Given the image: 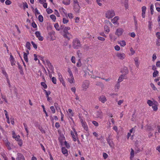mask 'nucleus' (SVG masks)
Wrapping results in <instances>:
<instances>
[{
	"mask_svg": "<svg viewBox=\"0 0 160 160\" xmlns=\"http://www.w3.org/2000/svg\"><path fill=\"white\" fill-rule=\"evenodd\" d=\"M81 44L80 40L77 38L73 40L72 42V47L74 49H78L81 47Z\"/></svg>",
	"mask_w": 160,
	"mask_h": 160,
	"instance_id": "obj_1",
	"label": "nucleus"
},
{
	"mask_svg": "<svg viewBox=\"0 0 160 160\" xmlns=\"http://www.w3.org/2000/svg\"><path fill=\"white\" fill-rule=\"evenodd\" d=\"M115 15L114 12L112 10L108 11L106 14V17L108 18H112Z\"/></svg>",
	"mask_w": 160,
	"mask_h": 160,
	"instance_id": "obj_2",
	"label": "nucleus"
},
{
	"mask_svg": "<svg viewBox=\"0 0 160 160\" xmlns=\"http://www.w3.org/2000/svg\"><path fill=\"white\" fill-rule=\"evenodd\" d=\"M58 132L60 136V137H59L58 139L59 140V141L60 143V145L62 146L63 145V141L65 139V137L64 136L63 134L61 133V132L58 131Z\"/></svg>",
	"mask_w": 160,
	"mask_h": 160,
	"instance_id": "obj_3",
	"label": "nucleus"
},
{
	"mask_svg": "<svg viewBox=\"0 0 160 160\" xmlns=\"http://www.w3.org/2000/svg\"><path fill=\"white\" fill-rule=\"evenodd\" d=\"M94 116L96 118H101L102 117V112L101 110L97 111L95 113Z\"/></svg>",
	"mask_w": 160,
	"mask_h": 160,
	"instance_id": "obj_4",
	"label": "nucleus"
},
{
	"mask_svg": "<svg viewBox=\"0 0 160 160\" xmlns=\"http://www.w3.org/2000/svg\"><path fill=\"white\" fill-rule=\"evenodd\" d=\"M106 140L107 141L110 147L112 148L114 146L113 142L111 139L110 138V135L107 138Z\"/></svg>",
	"mask_w": 160,
	"mask_h": 160,
	"instance_id": "obj_5",
	"label": "nucleus"
},
{
	"mask_svg": "<svg viewBox=\"0 0 160 160\" xmlns=\"http://www.w3.org/2000/svg\"><path fill=\"white\" fill-rule=\"evenodd\" d=\"M123 30L122 28H119L117 29L115 34L116 35H117L118 37L122 35L123 32Z\"/></svg>",
	"mask_w": 160,
	"mask_h": 160,
	"instance_id": "obj_6",
	"label": "nucleus"
},
{
	"mask_svg": "<svg viewBox=\"0 0 160 160\" xmlns=\"http://www.w3.org/2000/svg\"><path fill=\"white\" fill-rule=\"evenodd\" d=\"M89 84V82L88 80H86L83 82L82 87L84 89H87L88 88Z\"/></svg>",
	"mask_w": 160,
	"mask_h": 160,
	"instance_id": "obj_7",
	"label": "nucleus"
},
{
	"mask_svg": "<svg viewBox=\"0 0 160 160\" xmlns=\"http://www.w3.org/2000/svg\"><path fill=\"white\" fill-rule=\"evenodd\" d=\"M121 72L122 73V75H124L125 76L128 74L129 71L128 68L125 67L121 71Z\"/></svg>",
	"mask_w": 160,
	"mask_h": 160,
	"instance_id": "obj_8",
	"label": "nucleus"
},
{
	"mask_svg": "<svg viewBox=\"0 0 160 160\" xmlns=\"http://www.w3.org/2000/svg\"><path fill=\"white\" fill-rule=\"evenodd\" d=\"M74 9L75 12L77 13H78L80 12V6L79 4L74 5Z\"/></svg>",
	"mask_w": 160,
	"mask_h": 160,
	"instance_id": "obj_9",
	"label": "nucleus"
},
{
	"mask_svg": "<svg viewBox=\"0 0 160 160\" xmlns=\"http://www.w3.org/2000/svg\"><path fill=\"white\" fill-rule=\"evenodd\" d=\"M17 155L18 157L16 158L17 160H25L24 157L22 153H18Z\"/></svg>",
	"mask_w": 160,
	"mask_h": 160,
	"instance_id": "obj_10",
	"label": "nucleus"
},
{
	"mask_svg": "<svg viewBox=\"0 0 160 160\" xmlns=\"http://www.w3.org/2000/svg\"><path fill=\"white\" fill-rule=\"evenodd\" d=\"M58 78H59V79L60 82L62 83L63 85L65 87V84L64 83L63 79L62 78V76L61 75V74L60 73H58Z\"/></svg>",
	"mask_w": 160,
	"mask_h": 160,
	"instance_id": "obj_11",
	"label": "nucleus"
},
{
	"mask_svg": "<svg viewBox=\"0 0 160 160\" xmlns=\"http://www.w3.org/2000/svg\"><path fill=\"white\" fill-rule=\"evenodd\" d=\"M6 145L8 150H11L12 149L13 145L12 144L10 143L8 141L6 143Z\"/></svg>",
	"mask_w": 160,
	"mask_h": 160,
	"instance_id": "obj_12",
	"label": "nucleus"
},
{
	"mask_svg": "<svg viewBox=\"0 0 160 160\" xmlns=\"http://www.w3.org/2000/svg\"><path fill=\"white\" fill-rule=\"evenodd\" d=\"M99 100L102 103H104L107 101V99L104 96L102 95L99 97Z\"/></svg>",
	"mask_w": 160,
	"mask_h": 160,
	"instance_id": "obj_13",
	"label": "nucleus"
},
{
	"mask_svg": "<svg viewBox=\"0 0 160 160\" xmlns=\"http://www.w3.org/2000/svg\"><path fill=\"white\" fill-rule=\"evenodd\" d=\"M117 56L121 60L123 59L125 57V54L124 53H118Z\"/></svg>",
	"mask_w": 160,
	"mask_h": 160,
	"instance_id": "obj_14",
	"label": "nucleus"
},
{
	"mask_svg": "<svg viewBox=\"0 0 160 160\" xmlns=\"http://www.w3.org/2000/svg\"><path fill=\"white\" fill-rule=\"evenodd\" d=\"M55 33V32L52 30L51 32H50L48 33L49 37L50 38L51 40H53L54 39L53 38V36H54Z\"/></svg>",
	"mask_w": 160,
	"mask_h": 160,
	"instance_id": "obj_15",
	"label": "nucleus"
},
{
	"mask_svg": "<svg viewBox=\"0 0 160 160\" xmlns=\"http://www.w3.org/2000/svg\"><path fill=\"white\" fill-rule=\"evenodd\" d=\"M62 151L63 154H67L66 156H67L68 154V150L65 147L62 148Z\"/></svg>",
	"mask_w": 160,
	"mask_h": 160,
	"instance_id": "obj_16",
	"label": "nucleus"
},
{
	"mask_svg": "<svg viewBox=\"0 0 160 160\" xmlns=\"http://www.w3.org/2000/svg\"><path fill=\"white\" fill-rule=\"evenodd\" d=\"M119 17L118 16L115 17L112 20V22L113 24L116 23L117 21L119 19Z\"/></svg>",
	"mask_w": 160,
	"mask_h": 160,
	"instance_id": "obj_17",
	"label": "nucleus"
},
{
	"mask_svg": "<svg viewBox=\"0 0 160 160\" xmlns=\"http://www.w3.org/2000/svg\"><path fill=\"white\" fill-rule=\"evenodd\" d=\"M18 68L20 70L19 71L20 74L21 75H23L24 74V73L22 67L18 63Z\"/></svg>",
	"mask_w": 160,
	"mask_h": 160,
	"instance_id": "obj_18",
	"label": "nucleus"
},
{
	"mask_svg": "<svg viewBox=\"0 0 160 160\" xmlns=\"http://www.w3.org/2000/svg\"><path fill=\"white\" fill-rule=\"evenodd\" d=\"M125 76L124 75H122V74L119 77V78L118 80V82H121L122 81V80H123V79H124V77Z\"/></svg>",
	"mask_w": 160,
	"mask_h": 160,
	"instance_id": "obj_19",
	"label": "nucleus"
},
{
	"mask_svg": "<svg viewBox=\"0 0 160 160\" xmlns=\"http://www.w3.org/2000/svg\"><path fill=\"white\" fill-rule=\"evenodd\" d=\"M23 54L24 59L26 62H28V58L27 54L25 52H23Z\"/></svg>",
	"mask_w": 160,
	"mask_h": 160,
	"instance_id": "obj_20",
	"label": "nucleus"
},
{
	"mask_svg": "<svg viewBox=\"0 0 160 160\" xmlns=\"http://www.w3.org/2000/svg\"><path fill=\"white\" fill-rule=\"evenodd\" d=\"M82 127L84 128V130L87 131L88 130V127L85 122H82Z\"/></svg>",
	"mask_w": 160,
	"mask_h": 160,
	"instance_id": "obj_21",
	"label": "nucleus"
},
{
	"mask_svg": "<svg viewBox=\"0 0 160 160\" xmlns=\"http://www.w3.org/2000/svg\"><path fill=\"white\" fill-rule=\"evenodd\" d=\"M62 3L65 5H68L70 3V0H64L62 1Z\"/></svg>",
	"mask_w": 160,
	"mask_h": 160,
	"instance_id": "obj_22",
	"label": "nucleus"
},
{
	"mask_svg": "<svg viewBox=\"0 0 160 160\" xmlns=\"http://www.w3.org/2000/svg\"><path fill=\"white\" fill-rule=\"evenodd\" d=\"M31 45L30 43L29 42H26V47L27 48L28 50H30L31 49L30 46Z\"/></svg>",
	"mask_w": 160,
	"mask_h": 160,
	"instance_id": "obj_23",
	"label": "nucleus"
},
{
	"mask_svg": "<svg viewBox=\"0 0 160 160\" xmlns=\"http://www.w3.org/2000/svg\"><path fill=\"white\" fill-rule=\"evenodd\" d=\"M131 150L130 158L132 159L134 156V150L132 148H131Z\"/></svg>",
	"mask_w": 160,
	"mask_h": 160,
	"instance_id": "obj_24",
	"label": "nucleus"
},
{
	"mask_svg": "<svg viewBox=\"0 0 160 160\" xmlns=\"http://www.w3.org/2000/svg\"><path fill=\"white\" fill-rule=\"evenodd\" d=\"M23 125H24L25 130L27 133V135H28L29 131H28V130L27 128V125L26 123H23Z\"/></svg>",
	"mask_w": 160,
	"mask_h": 160,
	"instance_id": "obj_25",
	"label": "nucleus"
},
{
	"mask_svg": "<svg viewBox=\"0 0 160 160\" xmlns=\"http://www.w3.org/2000/svg\"><path fill=\"white\" fill-rule=\"evenodd\" d=\"M104 30H105V33H108L110 31L109 28L107 25H105L104 26Z\"/></svg>",
	"mask_w": 160,
	"mask_h": 160,
	"instance_id": "obj_26",
	"label": "nucleus"
},
{
	"mask_svg": "<svg viewBox=\"0 0 160 160\" xmlns=\"http://www.w3.org/2000/svg\"><path fill=\"white\" fill-rule=\"evenodd\" d=\"M158 74V72L157 70H155L152 73L153 77H156Z\"/></svg>",
	"mask_w": 160,
	"mask_h": 160,
	"instance_id": "obj_27",
	"label": "nucleus"
},
{
	"mask_svg": "<svg viewBox=\"0 0 160 160\" xmlns=\"http://www.w3.org/2000/svg\"><path fill=\"white\" fill-rule=\"evenodd\" d=\"M38 19H39V21H40V22H43V17H42V15H40L39 16Z\"/></svg>",
	"mask_w": 160,
	"mask_h": 160,
	"instance_id": "obj_28",
	"label": "nucleus"
},
{
	"mask_svg": "<svg viewBox=\"0 0 160 160\" xmlns=\"http://www.w3.org/2000/svg\"><path fill=\"white\" fill-rule=\"evenodd\" d=\"M147 103L150 106H152L153 105V102L151 100H148Z\"/></svg>",
	"mask_w": 160,
	"mask_h": 160,
	"instance_id": "obj_29",
	"label": "nucleus"
},
{
	"mask_svg": "<svg viewBox=\"0 0 160 160\" xmlns=\"http://www.w3.org/2000/svg\"><path fill=\"white\" fill-rule=\"evenodd\" d=\"M50 18L54 21L55 22L56 19V16L53 14H52L50 16Z\"/></svg>",
	"mask_w": 160,
	"mask_h": 160,
	"instance_id": "obj_30",
	"label": "nucleus"
},
{
	"mask_svg": "<svg viewBox=\"0 0 160 160\" xmlns=\"http://www.w3.org/2000/svg\"><path fill=\"white\" fill-rule=\"evenodd\" d=\"M154 6L153 4H151L150 6V10L151 13L152 15L153 13L154 10H153Z\"/></svg>",
	"mask_w": 160,
	"mask_h": 160,
	"instance_id": "obj_31",
	"label": "nucleus"
},
{
	"mask_svg": "<svg viewBox=\"0 0 160 160\" xmlns=\"http://www.w3.org/2000/svg\"><path fill=\"white\" fill-rule=\"evenodd\" d=\"M54 26L55 28H56V29L57 30L59 31L60 30V29L59 28V26L58 23H55L54 24Z\"/></svg>",
	"mask_w": 160,
	"mask_h": 160,
	"instance_id": "obj_32",
	"label": "nucleus"
},
{
	"mask_svg": "<svg viewBox=\"0 0 160 160\" xmlns=\"http://www.w3.org/2000/svg\"><path fill=\"white\" fill-rule=\"evenodd\" d=\"M121 46L122 47L125 46L126 45V42L125 41L122 40L119 43Z\"/></svg>",
	"mask_w": 160,
	"mask_h": 160,
	"instance_id": "obj_33",
	"label": "nucleus"
},
{
	"mask_svg": "<svg viewBox=\"0 0 160 160\" xmlns=\"http://www.w3.org/2000/svg\"><path fill=\"white\" fill-rule=\"evenodd\" d=\"M74 80L73 77V78H68V81L70 83H73Z\"/></svg>",
	"mask_w": 160,
	"mask_h": 160,
	"instance_id": "obj_34",
	"label": "nucleus"
},
{
	"mask_svg": "<svg viewBox=\"0 0 160 160\" xmlns=\"http://www.w3.org/2000/svg\"><path fill=\"white\" fill-rule=\"evenodd\" d=\"M48 66L50 70H52V71H53L54 70V68L52 65L51 63L48 65Z\"/></svg>",
	"mask_w": 160,
	"mask_h": 160,
	"instance_id": "obj_35",
	"label": "nucleus"
},
{
	"mask_svg": "<svg viewBox=\"0 0 160 160\" xmlns=\"http://www.w3.org/2000/svg\"><path fill=\"white\" fill-rule=\"evenodd\" d=\"M150 85L153 90L154 91L157 90V88L155 87V85L153 83H151L150 84Z\"/></svg>",
	"mask_w": 160,
	"mask_h": 160,
	"instance_id": "obj_36",
	"label": "nucleus"
},
{
	"mask_svg": "<svg viewBox=\"0 0 160 160\" xmlns=\"http://www.w3.org/2000/svg\"><path fill=\"white\" fill-rule=\"evenodd\" d=\"M23 5L24 9H25V8H28V6L26 2H23Z\"/></svg>",
	"mask_w": 160,
	"mask_h": 160,
	"instance_id": "obj_37",
	"label": "nucleus"
},
{
	"mask_svg": "<svg viewBox=\"0 0 160 160\" xmlns=\"http://www.w3.org/2000/svg\"><path fill=\"white\" fill-rule=\"evenodd\" d=\"M41 85L43 87L45 88L46 89L47 87V85L44 82H41Z\"/></svg>",
	"mask_w": 160,
	"mask_h": 160,
	"instance_id": "obj_38",
	"label": "nucleus"
},
{
	"mask_svg": "<svg viewBox=\"0 0 160 160\" xmlns=\"http://www.w3.org/2000/svg\"><path fill=\"white\" fill-rule=\"evenodd\" d=\"M42 107L43 110V112L45 113L46 116V117H48V114L45 110V107L43 105H41Z\"/></svg>",
	"mask_w": 160,
	"mask_h": 160,
	"instance_id": "obj_39",
	"label": "nucleus"
},
{
	"mask_svg": "<svg viewBox=\"0 0 160 160\" xmlns=\"http://www.w3.org/2000/svg\"><path fill=\"white\" fill-rule=\"evenodd\" d=\"M50 108L52 112V113H54L55 112V109L53 106H51L50 107Z\"/></svg>",
	"mask_w": 160,
	"mask_h": 160,
	"instance_id": "obj_40",
	"label": "nucleus"
},
{
	"mask_svg": "<svg viewBox=\"0 0 160 160\" xmlns=\"http://www.w3.org/2000/svg\"><path fill=\"white\" fill-rule=\"evenodd\" d=\"M120 82H118L116 84L115 88V89L117 88L118 89L119 88L120 85Z\"/></svg>",
	"mask_w": 160,
	"mask_h": 160,
	"instance_id": "obj_41",
	"label": "nucleus"
},
{
	"mask_svg": "<svg viewBox=\"0 0 160 160\" xmlns=\"http://www.w3.org/2000/svg\"><path fill=\"white\" fill-rule=\"evenodd\" d=\"M52 80L53 83L54 84H56L57 79L56 78L53 77L52 78Z\"/></svg>",
	"mask_w": 160,
	"mask_h": 160,
	"instance_id": "obj_42",
	"label": "nucleus"
},
{
	"mask_svg": "<svg viewBox=\"0 0 160 160\" xmlns=\"http://www.w3.org/2000/svg\"><path fill=\"white\" fill-rule=\"evenodd\" d=\"M69 21L65 18H63L62 19V22L64 24H66Z\"/></svg>",
	"mask_w": 160,
	"mask_h": 160,
	"instance_id": "obj_43",
	"label": "nucleus"
},
{
	"mask_svg": "<svg viewBox=\"0 0 160 160\" xmlns=\"http://www.w3.org/2000/svg\"><path fill=\"white\" fill-rule=\"evenodd\" d=\"M152 107L154 111H157L158 109V105H153V106H152Z\"/></svg>",
	"mask_w": 160,
	"mask_h": 160,
	"instance_id": "obj_44",
	"label": "nucleus"
},
{
	"mask_svg": "<svg viewBox=\"0 0 160 160\" xmlns=\"http://www.w3.org/2000/svg\"><path fill=\"white\" fill-rule=\"evenodd\" d=\"M54 106L57 111H58V110H60V108L58 107V104L57 103H54Z\"/></svg>",
	"mask_w": 160,
	"mask_h": 160,
	"instance_id": "obj_45",
	"label": "nucleus"
},
{
	"mask_svg": "<svg viewBox=\"0 0 160 160\" xmlns=\"http://www.w3.org/2000/svg\"><path fill=\"white\" fill-rule=\"evenodd\" d=\"M134 61L135 62V64L136 65V67L137 68H138L139 66V63H138V60L136 59H134Z\"/></svg>",
	"mask_w": 160,
	"mask_h": 160,
	"instance_id": "obj_46",
	"label": "nucleus"
},
{
	"mask_svg": "<svg viewBox=\"0 0 160 160\" xmlns=\"http://www.w3.org/2000/svg\"><path fill=\"white\" fill-rule=\"evenodd\" d=\"M81 64L80 59H79L78 60V62L77 63V66L78 67H80L81 66Z\"/></svg>",
	"mask_w": 160,
	"mask_h": 160,
	"instance_id": "obj_47",
	"label": "nucleus"
},
{
	"mask_svg": "<svg viewBox=\"0 0 160 160\" xmlns=\"http://www.w3.org/2000/svg\"><path fill=\"white\" fill-rule=\"evenodd\" d=\"M64 145H65L67 148H69L70 147V146L69 144L66 141H65L64 142Z\"/></svg>",
	"mask_w": 160,
	"mask_h": 160,
	"instance_id": "obj_48",
	"label": "nucleus"
},
{
	"mask_svg": "<svg viewBox=\"0 0 160 160\" xmlns=\"http://www.w3.org/2000/svg\"><path fill=\"white\" fill-rule=\"evenodd\" d=\"M10 61L11 63V65L12 66H13L14 65H15V61L14 60V59H12V60H10Z\"/></svg>",
	"mask_w": 160,
	"mask_h": 160,
	"instance_id": "obj_49",
	"label": "nucleus"
},
{
	"mask_svg": "<svg viewBox=\"0 0 160 160\" xmlns=\"http://www.w3.org/2000/svg\"><path fill=\"white\" fill-rule=\"evenodd\" d=\"M47 12L48 14L51 13L52 12V10L50 8H48L46 9Z\"/></svg>",
	"mask_w": 160,
	"mask_h": 160,
	"instance_id": "obj_50",
	"label": "nucleus"
},
{
	"mask_svg": "<svg viewBox=\"0 0 160 160\" xmlns=\"http://www.w3.org/2000/svg\"><path fill=\"white\" fill-rule=\"evenodd\" d=\"M31 43L32 44L33 48H34L36 49L37 48V45L35 44L33 41H31Z\"/></svg>",
	"mask_w": 160,
	"mask_h": 160,
	"instance_id": "obj_51",
	"label": "nucleus"
},
{
	"mask_svg": "<svg viewBox=\"0 0 160 160\" xmlns=\"http://www.w3.org/2000/svg\"><path fill=\"white\" fill-rule=\"evenodd\" d=\"M114 48H115V50L117 51H119L120 49V47L119 46L117 45L115 46Z\"/></svg>",
	"mask_w": 160,
	"mask_h": 160,
	"instance_id": "obj_52",
	"label": "nucleus"
},
{
	"mask_svg": "<svg viewBox=\"0 0 160 160\" xmlns=\"http://www.w3.org/2000/svg\"><path fill=\"white\" fill-rule=\"evenodd\" d=\"M54 11H55L54 13L56 15L57 17H59L60 16V14L58 11L56 9H55Z\"/></svg>",
	"mask_w": 160,
	"mask_h": 160,
	"instance_id": "obj_53",
	"label": "nucleus"
},
{
	"mask_svg": "<svg viewBox=\"0 0 160 160\" xmlns=\"http://www.w3.org/2000/svg\"><path fill=\"white\" fill-rule=\"evenodd\" d=\"M35 34L37 38L38 37L41 35V33L39 31L36 32H35Z\"/></svg>",
	"mask_w": 160,
	"mask_h": 160,
	"instance_id": "obj_54",
	"label": "nucleus"
},
{
	"mask_svg": "<svg viewBox=\"0 0 160 160\" xmlns=\"http://www.w3.org/2000/svg\"><path fill=\"white\" fill-rule=\"evenodd\" d=\"M68 72L70 74V77H71V78H73V76L72 74V72L71 71V70L70 69H68Z\"/></svg>",
	"mask_w": 160,
	"mask_h": 160,
	"instance_id": "obj_55",
	"label": "nucleus"
},
{
	"mask_svg": "<svg viewBox=\"0 0 160 160\" xmlns=\"http://www.w3.org/2000/svg\"><path fill=\"white\" fill-rule=\"evenodd\" d=\"M38 73H40V76L41 77H42V78L45 80L43 76V74L41 70H39L38 71Z\"/></svg>",
	"mask_w": 160,
	"mask_h": 160,
	"instance_id": "obj_56",
	"label": "nucleus"
},
{
	"mask_svg": "<svg viewBox=\"0 0 160 160\" xmlns=\"http://www.w3.org/2000/svg\"><path fill=\"white\" fill-rule=\"evenodd\" d=\"M5 3L6 5H9L12 3V2L9 0H7L5 1Z\"/></svg>",
	"mask_w": 160,
	"mask_h": 160,
	"instance_id": "obj_57",
	"label": "nucleus"
},
{
	"mask_svg": "<svg viewBox=\"0 0 160 160\" xmlns=\"http://www.w3.org/2000/svg\"><path fill=\"white\" fill-rule=\"evenodd\" d=\"M18 144L20 147L22 146V140L20 139V140L18 141Z\"/></svg>",
	"mask_w": 160,
	"mask_h": 160,
	"instance_id": "obj_58",
	"label": "nucleus"
},
{
	"mask_svg": "<svg viewBox=\"0 0 160 160\" xmlns=\"http://www.w3.org/2000/svg\"><path fill=\"white\" fill-rule=\"evenodd\" d=\"M108 155L105 152L103 153V156L104 159H106L108 157Z\"/></svg>",
	"mask_w": 160,
	"mask_h": 160,
	"instance_id": "obj_59",
	"label": "nucleus"
},
{
	"mask_svg": "<svg viewBox=\"0 0 160 160\" xmlns=\"http://www.w3.org/2000/svg\"><path fill=\"white\" fill-rule=\"evenodd\" d=\"M92 123L95 126L97 127L98 125V124L97 122L95 121H93L92 122Z\"/></svg>",
	"mask_w": 160,
	"mask_h": 160,
	"instance_id": "obj_60",
	"label": "nucleus"
},
{
	"mask_svg": "<svg viewBox=\"0 0 160 160\" xmlns=\"http://www.w3.org/2000/svg\"><path fill=\"white\" fill-rule=\"evenodd\" d=\"M32 26L34 28H36L37 27V25L34 22H33L32 23Z\"/></svg>",
	"mask_w": 160,
	"mask_h": 160,
	"instance_id": "obj_61",
	"label": "nucleus"
},
{
	"mask_svg": "<svg viewBox=\"0 0 160 160\" xmlns=\"http://www.w3.org/2000/svg\"><path fill=\"white\" fill-rule=\"evenodd\" d=\"M124 6L126 9H127L128 8V3L127 1L126 0H125Z\"/></svg>",
	"mask_w": 160,
	"mask_h": 160,
	"instance_id": "obj_62",
	"label": "nucleus"
},
{
	"mask_svg": "<svg viewBox=\"0 0 160 160\" xmlns=\"http://www.w3.org/2000/svg\"><path fill=\"white\" fill-rule=\"evenodd\" d=\"M156 36L157 38L159 39H160V32H158L156 33Z\"/></svg>",
	"mask_w": 160,
	"mask_h": 160,
	"instance_id": "obj_63",
	"label": "nucleus"
},
{
	"mask_svg": "<svg viewBox=\"0 0 160 160\" xmlns=\"http://www.w3.org/2000/svg\"><path fill=\"white\" fill-rule=\"evenodd\" d=\"M156 66L159 68H160V61H158L156 62Z\"/></svg>",
	"mask_w": 160,
	"mask_h": 160,
	"instance_id": "obj_64",
	"label": "nucleus"
}]
</instances>
